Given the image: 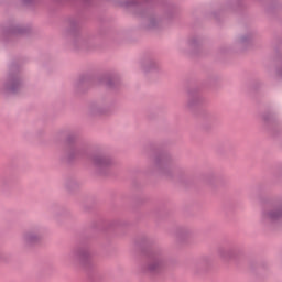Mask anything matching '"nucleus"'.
Wrapping results in <instances>:
<instances>
[{"label":"nucleus","instance_id":"obj_3","mask_svg":"<svg viewBox=\"0 0 282 282\" xmlns=\"http://www.w3.org/2000/svg\"><path fill=\"white\" fill-rule=\"evenodd\" d=\"M150 270H155V267H150Z\"/></svg>","mask_w":282,"mask_h":282},{"label":"nucleus","instance_id":"obj_1","mask_svg":"<svg viewBox=\"0 0 282 282\" xmlns=\"http://www.w3.org/2000/svg\"><path fill=\"white\" fill-rule=\"evenodd\" d=\"M24 241H26V243H34L35 241H39V235L34 232H26L24 235Z\"/></svg>","mask_w":282,"mask_h":282},{"label":"nucleus","instance_id":"obj_2","mask_svg":"<svg viewBox=\"0 0 282 282\" xmlns=\"http://www.w3.org/2000/svg\"><path fill=\"white\" fill-rule=\"evenodd\" d=\"M270 217H271V219H276V215H274V214H271Z\"/></svg>","mask_w":282,"mask_h":282}]
</instances>
